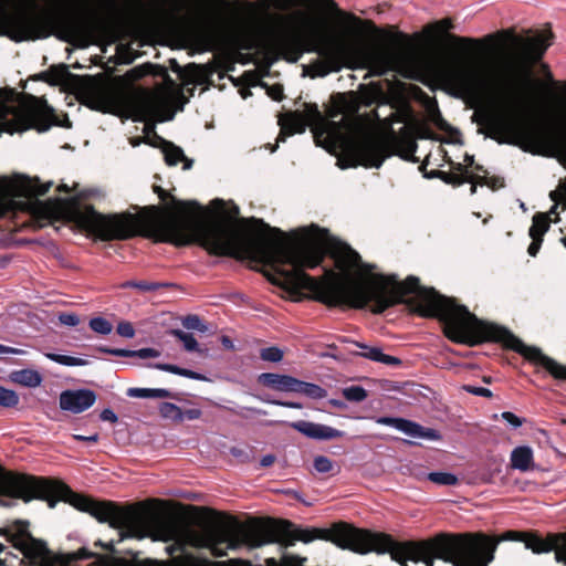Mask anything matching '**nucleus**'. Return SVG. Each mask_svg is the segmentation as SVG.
<instances>
[{"label":"nucleus","mask_w":566,"mask_h":566,"mask_svg":"<svg viewBox=\"0 0 566 566\" xmlns=\"http://www.w3.org/2000/svg\"><path fill=\"white\" fill-rule=\"evenodd\" d=\"M52 185L41 184L38 177L2 178L0 203L8 211L28 212L41 221L66 218L102 241L128 240L142 234L176 247L197 243L210 255L249 259L269 265L279 275L272 283L292 295L306 291L308 298L328 307L363 310L371 304V313L381 314V273L373 275L364 286L354 284L349 274L363 266L359 253L317 224L306 228L298 243L287 245L269 235L282 239L284 232L262 219H242L241 222L248 226L244 228L224 212L207 218L198 201L178 200L155 185L153 189L159 199H170L174 207H146V211L159 214V218L154 228L144 233V220L130 212L103 214L92 205L82 207L77 197L41 201L39 197L44 196ZM364 268L370 271L374 266Z\"/></svg>","instance_id":"f257e3e1"},{"label":"nucleus","mask_w":566,"mask_h":566,"mask_svg":"<svg viewBox=\"0 0 566 566\" xmlns=\"http://www.w3.org/2000/svg\"><path fill=\"white\" fill-rule=\"evenodd\" d=\"M226 518L227 524L211 523L205 525L201 531L190 532L189 543L198 548H208L213 557H223L229 549L237 551L242 547L253 549L273 543L286 548L297 541L310 543L314 539H323L358 554L388 553L391 559L401 566H408V562L431 566V558L426 553L430 549L429 545L432 546L433 543L399 542L389 534L356 528L346 522L334 523L329 528H301L291 521L271 517H253L247 523L240 522L234 516L227 515Z\"/></svg>","instance_id":"f03ea898"},{"label":"nucleus","mask_w":566,"mask_h":566,"mask_svg":"<svg viewBox=\"0 0 566 566\" xmlns=\"http://www.w3.org/2000/svg\"><path fill=\"white\" fill-rule=\"evenodd\" d=\"M454 28L450 18H444L428 24L423 32L430 36H442L457 50L446 69L449 82L464 96L482 99L490 96L507 97L520 85L539 84L533 76V67L542 61L545 52L552 45L553 32H541L534 36L516 35L513 30L506 31L515 53L513 64L505 78H495L472 55L484 43L494 40L493 34L483 39L460 36L451 33Z\"/></svg>","instance_id":"7ed1b4c3"},{"label":"nucleus","mask_w":566,"mask_h":566,"mask_svg":"<svg viewBox=\"0 0 566 566\" xmlns=\"http://www.w3.org/2000/svg\"><path fill=\"white\" fill-rule=\"evenodd\" d=\"M0 494L7 499H19L24 503L41 500L54 509L59 501L69 503L76 510L88 513L101 523H108L125 538L169 542L177 533V523L157 516L144 502L119 505L113 501H98L74 492L64 482L45 476H35L6 470L0 465Z\"/></svg>","instance_id":"20e7f679"},{"label":"nucleus","mask_w":566,"mask_h":566,"mask_svg":"<svg viewBox=\"0 0 566 566\" xmlns=\"http://www.w3.org/2000/svg\"><path fill=\"white\" fill-rule=\"evenodd\" d=\"M33 11L9 13L0 7V36H7L19 43L55 35L62 41L73 43L76 40L86 39L94 32L112 33L127 20L146 12L143 0H134V6L125 10L111 1L106 17L91 20L77 14H53L46 10H40L35 0H33Z\"/></svg>","instance_id":"39448f33"},{"label":"nucleus","mask_w":566,"mask_h":566,"mask_svg":"<svg viewBox=\"0 0 566 566\" xmlns=\"http://www.w3.org/2000/svg\"><path fill=\"white\" fill-rule=\"evenodd\" d=\"M358 111L357 103L348 99L346 94L336 93L331 96L324 115L326 133L340 134L343 130L356 133L344 142L337 166L340 169L358 166L380 168L386 158L392 154L390 140L367 128L373 122L379 120L376 109L364 115Z\"/></svg>","instance_id":"423d86ee"},{"label":"nucleus","mask_w":566,"mask_h":566,"mask_svg":"<svg viewBox=\"0 0 566 566\" xmlns=\"http://www.w3.org/2000/svg\"><path fill=\"white\" fill-rule=\"evenodd\" d=\"M29 527V521L14 520L0 527V535L15 549L20 551L31 566H75L78 560L96 556L85 547L69 554H56L48 547L44 541L35 538ZM8 557L18 558L13 553L7 551L6 545L0 543V566H8ZM97 557L103 558L99 555Z\"/></svg>","instance_id":"0eeeda50"},{"label":"nucleus","mask_w":566,"mask_h":566,"mask_svg":"<svg viewBox=\"0 0 566 566\" xmlns=\"http://www.w3.org/2000/svg\"><path fill=\"white\" fill-rule=\"evenodd\" d=\"M483 125L486 126L485 135L499 144L520 145L522 140L528 143L548 142L562 148L565 153L563 163L566 167V132L548 130L537 122H516L512 116L503 112L486 114Z\"/></svg>","instance_id":"6e6552de"},{"label":"nucleus","mask_w":566,"mask_h":566,"mask_svg":"<svg viewBox=\"0 0 566 566\" xmlns=\"http://www.w3.org/2000/svg\"><path fill=\"white\" fill-rule=\"evenodd\" d=\"M49 84L71 86L78 102L93 111L107 113L114 102L112 87L99 76L73 74L64 63L51 66Z\"/></svg>","instance_id":"1a4fd4ad"},{"label":"nucleus","mask_w":566,"mask_h":566,"mask_svg":"<svg viewBox=\"0 0 566 566\" xmlns=\"http://www.w3.org/2000/svg\"><path fill=\"white\" fill-rule=\"evenodd\" d=\"M51 126V118L34 106L17 107L0 103V136L3 133L13 135L29 129L44 133Z\"/></svg>","instance_id":"9d476101"},{"label":"nucleus","mask_w":566,"mask_h":566,"mask_svg":"<svg viewBox=\"0 0 566 566\" xmlns=\"http://www.w3.org/2000/svg\"><path fill=\"white\" fill-rule=\"evenodd\" d=\"M258 380L264 387L276 391L301 394L312 399H323L327 396V390L323 387L300 380L290 375L263 373L259 376Z\"/></svg>","instance_id":"9b49d317"},{"label":"nucleus","mask_w":566,"mask_h":566,"mask_svg":"<svg viewBox=\"0 0 566 566\" xmlns=\"http://www.w3.org/2000/svg\"><path fill=\"white\" fill-rule=\"evenodd\" d=\"M376 422L384 426L394 427L397 430L406 433L412 438H419L424 440L438 441L441 439V434L438 430L432 428L423 427L415 421L394 418V417H379Z\"/></svg>","instance_id":"f8f14e48"},{"label":"nucleus","mask_w":566,"mask_h":566,"mask_svg":"<svg viewBox=\"0 0 566 566\" xmlns=\"http://www.w3.org/2000/svg\"><path fill=\"white\" fill-rule=\"evenodd\" d=\"M96 394L91 389H66L60 394L59 405L64 411L82 413L96 401Z\"/></svg>","instance_id":"ddd939ff"},{"label":"nucleus","mask_w":566,"mask_h":566,"mask_svg":"<svg viewBox=\"0 0 566 566\" xmlns=\"http://www.w3.org/2000/svg\"><path fill=\"white\" fill-rule=\"evenodd\" d=\"M401 56L394 50H375L366 57V67L370 74L382 76L396 71L400 65Z\"/></svg>","instance_id":"4468645a"},{"label":"nucleus","mask_w":566,"mask_h":566,"mask_svg":"<svg viewBox=\"0 0 566 566\" xmlns=\"http://www.w3.org/2000/svg\"><path fill=\"white\" fill-rule=\"evenodd\" d=\"M340 45L337 43H324L315 45L311 51L317 52L325 59V62H316L311 65L313 70L312 76H325L331 71L339 70Z\"/></svg>","instance_id":"2eb2a0df"},{"label":"nucleus","mask_w":566,"mask_h":566,"mask_svg":"<svg viewBox=\"0 0 566 566\" xmlns=\"http://www.w3.org/2000/svg\"><path fill=\"white\" fill-rule=\"evenodd\" d=\"M289 426L307 438L315 440H332L343 438L345 436L344 431L333 427L305 420L291 422Z\"/></svg>","instance_id":"dca6fc26"},{"label":"nucleus","mask_w":566,"mask_h":566,"mask_svg":"<svg viewBox=\"0 0 566 566\" xmlns=\"http://www.w3.org/2000/svg\"><path fill=\"white\" fill-rule=\"evenodd\" d=\"M171 69L175 72H178L182 77L186 84L197 83L205 84L210 82V76L212 74L211 71L207 70L205 65H199L196 63L188 64L185 69H181L177 62L174 60L171 63Z\"/></svg>","instance_id":"f3484780"},{"label":"nucleus","mask_w":566,"mask_h":566,"mask_svg":"<svg viewBox=\"0 0 566 566\" xmlns=\"http://www.w3.org/2000/svg\"><path fill=\"white\" fill-rule=\"evenodd\" d=\"M156 138L163 144L165 163L168 166H176L179 163H184V170H188L192 167L193 160L186 157L184 150L179 146L175 145L172 142L161 138L158 135H156Z\"/></svg>","instance_id":"a211bd4d"},{"label":"nucleus","mask_w":566,"mask_h":566,"mask_svg":"<svg viewBox=\"0 0 566 566\" xmlns=\"http://www.w3.org/2000/svg\"><path fill=\"white\" fill-rule=\"evenodd\" d=\"M307 126H310V124L305 120V117L300 111L291 112L286 115L284 124H282L276 142H285L286 136L302 134L306 130Z\"/></svg>","instance_id":"6ab92c4d"},{"label":"nucleus","mask_w":566,"mask_h":566,"mask_svg":"<svg viewBox=\"0 0 566 566\" xmlns=\"http://www.w3.org/2000/svg\"><path fill=\"white\" fill-rule=\"evenodd\" d=\"M553 537L554 533H548L543 537L536 532H524L522 542L525 544V547L532 549L533 553L543 554L552 552Z\"/></svg>","instance_id":"aec40b11"},{"label":"nucleus","mask_w":566,"mask_h":566,"mask_svg":"<svg viewBox=\"0 0 566 566\" xmlns=\"http://www.w3.org/2000/svg\"><path fill=\"white\" fill-rule=\"evenodd\" d=\"M356 345L363 349L358 355L364 358L394 367H400L402 365L400 358L382 353L379 347H370L360 343H356Z\"/></svg>","instance_id":"412c9836"},{"label":"nucleus","mask_w":566,"mask_h":566,"mask_svg":"<svg viewBox=\"0 0 566 566\" xmlns=\"http://www.w3.org/2000/svg\"><path fill=\"white\" fill-rule=\"evenodd\" d=\"M533 450L527 446H520L511 452L512 469L526 472L533 468Z\"/></svg>","instance_id":"4be33fe9"},{"label":"nucleus","mask_w":566,"mask_h":566,"mask_svg":"<svg viewBox=\"0 0 566 566\" xmlns=\"http://www.w3.org/2000/svg\"><path fill=\"white\" fill-rule=\"evenodd\" d=\"M101 353L118 356V357H138L140 359L156 358L160 355L159 350L155 348H140V349H124V348H109L106 346L97 347Z\"/></svg>","instance_id":"5701e85b"},{"label":"nucleus","mask_w":566,"mask_h":566,"mask_svg":"<svg viewBox=\"0 0 566 566\" xmlns=\"http://www.w3.org/2000/svg\"><path fill=\"white\" fill-rule=\"evenodd\" d=\"M301 113L315 133L318 128L322 130V134L326 133V119L316 103H304V109Z\"/></svg>","instance_id":"b1692460"},{"label":"nucleus","mask_w":566,"mask_h":566,"mask_svg":"<svg viewBox=\"0 0 566 566\" xmlns=\"http://www.w3.org/2000/svg\"><path fill=\"white\" fill-rule=\"evenodd\" d=\"M11 378L14 382L25 387H38L42 382L41 374L33 369L13 371Z\"/></svg>","instance_id":"393cba45"},{"label":"nucleus","mask_w":566,"mask_h":566,"mask_svg":"<svg viewBox=\"0 0 566 566\" xmlns=\"http://www.w3.org/2000/svg\"><path fill=\"white\" fill-rule=\"evenodd\" d=\"M148 366L154 367L159 370H163V371H167V373H171V374L179 375L182 377H187L190 379L206 380V377L203 375H201L197 371H193L191 369L179 367L177 365L158 363V364H153V365H148Z\"/></svg>","instance_id":"a878e982"},{"label":"nucleus","mask_w":566,"mask_h":566,"mask_svg":"<svg viewBox=\"0 0 566 566\" xmlns=\"http://www.w3.org/2000/svg\"><path fill=\"white\" fill-rule=\"evenodd\" d=\"M424 177L430 179H441L443 182L451 185L453 187H460L463 184H465V178H463L462 175H457L453 172H448L439 169L431 170L430 172H424Z\"/></svg>","instance_id":"bb28decb"},{"label":"nucleus","mask_w":566,"mask_h":566,"mask_svg":"<svg viewBox=\"0 0 566 566\" xmlns=\"http://www.w3.org/2000/svg\"><path fill=\"white\" fill-rule=\"evenodd\" d=\"M552 539V552L555 553L556 562L566 566V532L554 533V537Z\"/></svg>","instance_id":"cd10ccee"},{"label":"nucleus","mask_w":566,"mask_h":566,"mask_svg":"<svg viewBox=\"0 0 566 566\" xmlns=\"http://www.w3.org/2000/svg\"><path fill=\"white\" fill-rule=\"evenodd\" d=\"M548 218L545 213H535L533 217V224L528 230L530 237L543 238L544 233L548 230Z\"/></svg>","instance_id":"c85d7f7f"},{"label":"nucleus","mask_w":566,"mask_h":566,"mask_svg":"<svg viewBox=\"0 0 566 566\" xmlns=\"http://www.w3.org/2000/svg\"><path fill=\"white\" fill-rule=\"evenodd\" d=\"M170 335L175 336L176 338H178L182 345H184V349L186 352H198L199 350V347H198V342L197 339L193 337V335L191 333H186L181 329H171L169 332Z\"/></svg>","instance_id":"c756f323"},{"label":"nucleus","mask_w":566,"mask_h":566,"mask_svg":"<svg viewBox=\"0 0 566 566\" xmlns=\"http://www.w3.org/2000/svg\"><path fill=\"white\" fill-rule=\"evenodd\" d=\"M45 357L50 360L57 363L60 365L64 366H85L87 365V360L78 357L67 356V355H61V354H54V353H46Z\"/></svg>","instance_id":"7c9ffc66"},{"label":"nucleus","mask_w":566,"mask_h":566,"mask_svg":"<svg viewBox=\"0 0 566 566\" xmlns=\"http://www.w3.org/2000/svg\"><path fill=\"white\" fill-rule=\"evenodd\" d=\"M164 286H167V284L150 281H126L122 284L124 289H137L142 292H154Z\"/></svg>","instance_id":"2f4dec72"},{"label":"nucleus","mask_w":566,"mask_h":566,"mask_svg":"<svg viewBox=\"0 0 566 566\" xmlns=\"http://www.w3.org/2000/svg\"><path fill=\"white\" fill-rule=\"evenodd\" d=\"M229 453L239 462V463H249L253 460V449L249 446H233L230 447Z\"/></svg>","instance_id":"473e14b6"},{"label":"nucleus","mask_w":566,"mask_h":566,"mask_svg":"<svg viewBox=\"0 0 566 566\" xmlns=\"http://www.w3.org/2000/svg\"><path fill=\"white\" fill-rule=\"evenodd\" d=\"M428 479L439 485H457L459 483L458 476L449 472H430Z\"/></svg>","instance_id":"72a5a7b5"},{"label":"nucleus","mask_w":566,"mask_h":566,"mask_svg":"<svg viewBox=\"0 0 566 566\" xmlns=\"http://www.w3.org/2000/svg\"><path fill=\"white\" fill-rule=\"evenodd\" d=\"M159 413L165 419L181 421V408L171 402H161L159 405Z\"/></svg>","instance_id":"f704fd0d"},{"label":"nucleus","mask_w":566,"mask_h":566,"mask_svg":"<svg viewBox=\"0 0 566 566\" xmlns=\"http://www.w3.org/2000/svg\"><path fill=\"white\" fill-rule=\"evenodd\" d=\"M433 122L440 130H443V132H447L450 134L451 139L449 140V143H460V140H459L460 132L458 129L453 128L446 119H443L439 112L433 117Z\"/></svg>","instance_id":"c9c22d12"},{"label":"nucleus","mask_w":566,"mask_h":566,"mask_svg":"<svg viewBox=\"0 0 566 566\" xmlns=\"http://www.w3.org/2000/svg\"><path fill=\"white\" fill-rule=\"evenodd\" d=\"M343 396L348 401L360 402L368 397V392L360 386H350L343 389Z\"/></svg>","instance_id":"e433bc0d"},{"label":"nucleus","mask_w":566,"mask_h":566,"mask_svg":"<svg viewBox=\"0 0 566 566\" xmlns=\"http://www.w3.org/2000/svg\"><path fill=\"white\" fill-rule=\"evenodd\" d=\"M92 331L101 335H108L113 331V325L104 317H93L88 323Z\"/></svg>","instance_id":"4c0bfd02"},{"label":"nucleus","mask_w":566,"mask_h":566,"mask_svg":"<svg viewBox=\"0 0 566 566\" xmlns=\"http://www.w3.org/2000/svg\"><path fill=\"white\" fill-rule=\"evenodd\" d=\"M182 326L187 329H196L201 333H206L208 327L202 323L201 318L198 315L189 314L185 316L181 321Z\"/></svg>","instance_id":"58836bf2"},{"label":"nucleus","mask_w":566,"mask_h":566,"mask_svg":"<svg viewBox=\"0 0 566 566\" xmlns=\"http://www.w3.org/2000/svg\"><path fill=\"white\" fill-rule=\"evenodd\" d=\"M19 403V396L15 391L0 386V406L6 408L15 407Z\"/></svg>","instance_id":"ea45409f"},{"label":"nucleus","mask_w":566,"mask_h":566,"mask_svg":"<svg viewBox=\"0 0 566 566\" xmlns=\"http://www.w3.org/2000/svg\"><path fill=\"white\" fill-rule=\"evenodd\" d=\"M549 376L555 380L566 381V365L549 357Z\"/></svg>","instance_id":"a19ab883"},{"label":"nucleus","mask_w":566,"mask_h":566,"mask_svg":"<svg viewBox=\"0 0 566 566\" xmlns=\"http://www.w3.org/2000/svg\"><path fill=\"white\" fill-rule=\"evenodd\" d=\"M260 358L264 361L277 363L282 360L283 352L276 346L262 348L260 350Z\"/></svg>","instance_id":"79ce46f5"},{"label":"nucleus","mask_w":566,"mask_h":566,"mask_svg":"<svg viewBox=\"0 0 566 566\" xmlns=\"http://www.w3.org/2000/svg\"><path fill=\"white\" fill-rule=\"evenodd\" d=\"M323 4L331 11L337 12L340 15H344L346 19L353 21L355 24H359L361 20L357 18L353 13H345L338 9L337 3L334 0H321Z\"/></svg>","instance_id":"37998d69"},{"label":"nucleus","mask_w":566,"mask_h":566,"mask_svg":"<svg viewBox=\"0 0 566 566\" xmlns=\"http://www.w3.org/2000/svg\"><path fill=\"white\" fill-rule=\"evenodd\" d=\"M314 468L317 472L327 473L333 469V462L325 455H318L314 459Z\"/></svg>","instance_id":"c03bdc74"},{"label":"nucleus","mask_w":566,"mask_h":566,"mask_svg":"<svg viewBox=\"0 0 566 566\" xmlns=\"http://www.w3.org/2000/svg\"><path fill=\"white\" fill-rule=\"evenodd\" d=\"M462 389L465 392H469V394L474 395V396H481V397H485V398H492L493 397L492 391L490 389L485 388V387H478V386H473V385H463Z\"/></svg>","instance_id":"a18cd8bd"},{"label":"nucleus","mask_w":566,"mask_h":566,"mask_svg":"<svg viewBox=\"0 0 566 566\" xmlns=\"http://www.w3.org/2000/svg\"><path fill=\"white\" fill-rule=\"evenodd\" d=\"M116 332L118 335L126 338H132L135 335V329L129 322H120L117 325Z\"/></svg>","instance_id":"49530a36"},{"label":"nucleus","mask_w":566,"mask_h":566,"mask_svg":"<svg viewBox=\"0 0 566 566\" xmlns=\"http://www.w3.org/2000/svg\"><path fill=\"white\" fill-rule=\"evenodd\" d=\"M59 322L65 326H76L80 323V317L74 313H61Z\"/></svg>","instance_id":"de8ad7c7"},{"label":"nucleus","mask_w":566,"mask_h":566,"mask_svg":"<svg viewBox=\"0 0 566 566\" xmlns=\"http://www.w3.org/2000/svg\"><path fill=\"white\" fill-rule=\"evenodd\" d=\"M444 151V158L447 160V163L450 165L451 169L453 170L452 172L453 174H457V175H470V171L468 170L467 166H464L463 164L461 163H454L452 161L449 157H448V154L447 151L443 149Z\"/></svg>","instance_id":"09e8293b"},{"label":"nucleus","mask_w":566,"mask_h":566,"mask_svg":"<svg viewBox=\"0 0 566 566\" xmlns=\"http://www.w3.org/2000/svg\"><path fill=\"white\" fill-rule=\"evenodd\" d=\"M502 419L510 423L513 428H518L523 424L524 420L511 411H504L501 415Z\"/></svg>","instance_id":"8fccbe9b"},{"label":"nucleus","mask_w":566,"mask_h":566,"mask_svg":"<svg viewBox=\"0 0 566 566\" xmlns=\"http://www.w3.org/2000/svg\"><path fill=\"white\" fill-rule=\"evenodd\" d=\"M462 177L465 178V182L475 184L476 186H488V182H489V177L473 175L471 172H470V175L462 174Z\"/></svg>","instance_id":"3c124183"},{"label":"nucleus","mask_w":566,"mask_h":566,"mask_svg":"<svg viewBox=\"0 0 566 566\" xmlns=\"http://www.w3.org/2000/svg\"><path fill=\"white\" fill-rule=\"evenodd\" d=\"M269 96L276 102H280L284 97L283 86L281 84H274L268 88Z\"/></svg>","instance_id":"603ef678"},{"label":"nucleus","mask_w":566,"mask_h":566,"mask_svg":"<svg viewBox=\"0 0 566 566\" xmlns=\"http://www.w3.org/2000/svg\"><path fill=\"white\" fill-rule=\"evenodd\" d=\"M148 398H176V395L168 389H150L148 390Z\"/></svg>","instance_id":"864d4df0"},{"label":"nucleus","mask_w":566,"mask_h":566,"mask_svg":"<svg viewBox=\"0 0 566 566\" xmlns=\"http://www.w3.org/2000/svg\"><path fill=\"white\" fill-rule=\"evenodd\" d=\"M201 415H202V412L198 408H191V409H186V410L181 409V421L185 419L196 420V419H199L201 417Z\"/></svg>","instance_id":"5fc2aeb1"},{"label":"nucleus","mask_w":566,"mask_h":566,"mask_svg":"<svg viewBox=\"0 0 566 566\" xmlns=\"http://www.w3.org/2000/svg\"><path fill=\"white\" fill-rule=\"evenodd\" d=\"M531 238H532V242L528 245L527 252L531 256H536L541 249L543 238H537V237H531Z\"/></svg>","instance_id":"6e6d98bb"},{"label":"nucleus","mask_w":566,"mask_h":566,"mask_svg":"<svg viewBox=\"0 0 566 566\" xmlns=\"http://www.w3.org/2000/svg\"><path fill=\"white\" fill-rule=\"evenodd\" d=\"M149 388H128L127 396L133 398H148Z\"/></svg>","instance_id":"4d7b16f0"},{"label":"nucleus","mask_w":566,"mask_h":566,"mask_svg":"<svg viewBox=\"0 0 566 566\" xmlns=\"http://www.w3.org/2000/svg\"><path fill=\"white\" fill-rule=\"evenodd\" d=\"M99 418L103 420V421H109L112 423L116 422L118 420L116 413L112 410V409H104L101 415H99Z\"/></svg>","instance_id":"13d9d810"},{"label":"nucleus","mask_w":566,"mask_h":566,"mask_svg":"<svg viewBox=\"0 0 566 566\" xmlns=\"http://www.w3.org/2000/svg\"><path fill=\"white\" fill-rule=\"evenodd\" d=\"M270 402L272 405L282 406V407L292 408V409H302L303 408L302 403L295 402V401L271 400Z\"/></svg>","instance_id":"bf43d9fd"},{"label":"nucleus","mask_w":566,"mask_h":566,"mask_svg":"<svg viewBox=\"0 0 566 566\" xmlns=\"http://www.w3.org/2000/svg\"><path fill=\"white\" fill-rule=\"evenodd\" d=\"M488 187H490L493 190L500 189L504 187V179L497 176L490 177Z\"/></svg>","instance_id":"052dcab7"},{"label":"nucleus","mask_w":566,"mask_h":566,"mask_svg":"<svg viewBox=\"0 0 566 566\" xmlns=\"http://www.w3.org/2000/svg\"><path fill=\"white\" fill-rule=\"evenodd\" d=\"M2 354H14V355H23L25 352L20 348L9 347L0 344V355Z\"/></svg>","instance_id":"680f3d73"},{"label":"nucleus","mask_w":566,"mask_h":566,"mask_svg":"<svg viewBox=\"0 0 566 566\" xmlns=\"http://www.w3.org/2000/svg\"><path fill=\"white\" fill-rule=\"evenodd\" d=\"M73 439L76 441H85V442H92L96 443L99 439V436L97 433L93 436H82V434H73Z\"/></svg>","instance_id":"e2e57ef3"},{"label":"nucleus","mask_w":566,"mask_h":566,"mask_svg":"<svg viewBox=\"0 0 566 566\" xmlns=\"http://www.w3.org/2000/svg\"><path fill=\"white\" fill-rule=\"evenodd\" d=\"M275 460H276V458L274 454H266V455L262 457V459L260 461V465L263 468L271 467L275 462Z\"/></svg>","instance_id":"0e129e2a"},{"label":"nucleus","mask_w":566,"mask_h":566,"mask_svg":"<svg viewBox=\"0 0 566 566\" xmlns=\"http://www.w3.org/2000/svg\"><path fill=\"white\" fill-rule=\"evenodd\" d=\"M142 106H143V108H144L145 113L151 112V111L155 108L153 97H146V98L142 102Z\"/></svg>","instance_id":"69168bd1"},{"label":"nucleus","mask_w":566,"mask_h":566,"mask_svg":"<svg viewBox=\"0 0 566 566\" xmlns=\"http://www.w3.org/2000/svg\"><path fill=\"white\" fill-rule=\"evenodd\" d=\"M34 80H40L49 84L51 81V67L48 71L41 72L34 76Z\"/></svg>","instance_id":"338daca9"},{"label":"nucleus","mask_w":566,"mask_h":566,"mask_svg":"<svg viewBox=\"0 0 566 566\" xmlns=\"http://www.w3.org/2000/svg\"><path fill=\"white\" fill-rule=\"evenodd\" d=\"M416 149H417V144L415 142L410 143V149H409L410 154L403 156V158L409 159L413 163H417L418 159L413 156V154L416 153Z\"/></svg>","instance_id":"774afa93"}]
</instances>
